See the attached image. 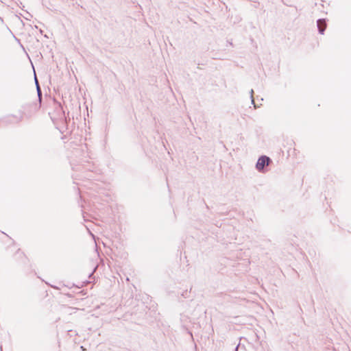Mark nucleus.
<instances>
[{
    "mask_svg": "<svg viewBox=\"0 0 351 351\" xmlns=\"http://www.w3.org/2000/svg\"><path fill=\"white\" fill-rule=\"evenodd\" d=\"M270 162V159L269 157L263 156L259 158L258 162L256 163V169L258 171H261L265 166H267Z\"/></svg>",
    "mask_w": 351,
    "mask_h": 351,
    "instance_id": "nucleus-1",
    "label": "nucleus"
},
{
    "mask_svg": "<svg viewBox=\"0 0 351 351\" xmlns=\"http://www.w3.org/2000/svg\"><path fill=\"white\" fill-rule=\"evenodd\" d=\"M283 150L282 152H284L285 150L287 151V155L289 156L291 154V152L292 153V154H295V143L294 142H293L292 141H287L285 145H283Z\"/></svg>",
    "mask_w": 351,
    "mask_h": 351,
    "instance_id": "nucleus-2",
    "label": "nucleus"
},
{
    "mask_svg": "<svg viewBox=\"0 0 351 351\" xmlns=\"http://www.w3.org/2000/svg\"><path fill=\"white\" fill-rule=\"evenodd\" d=\"M317 27L319 29V32L321 34H323L326 27V23L324 20L319 19L317 21Z\"/></svg>",
    "mask_w": 351,
    "mask_h": 351,
    "instance_id": "nucleus-3",
    "label": "nucleus"
},
{
    "mask_svg": "<svg viewBox=\"0 0 351 351\" xmlns=\"http://www.w3.org/2000/svg\"><path fill=\"white\" fill-rule=\"evenodd\" d=\"M35 81H36V84L37 91H38V92H40V86H39V85H38V81H37L36 77H35Z\"/></svg>",
    "mask_w": 351,
    "mask_h": 351,
    "instance_id": "nucleus-4",
    "label": "nucleus"
},
{
    "mask_svg": "<svg viewBox=\"0 0 351 351\" xmlns=\"http://www.w3.org/2000/svg\"><path fill=\"white\" fill-rule=\"evenodd\" d=\"M38 95L39 96V97L40 98V96H41V91L40 90V92H38Z\"/></svg>",
    "mask_w": 351,
    "mask_h": 351,
    "instance_id": "nucleus-5",
    "label": "nucleus"
}]
</instances>
